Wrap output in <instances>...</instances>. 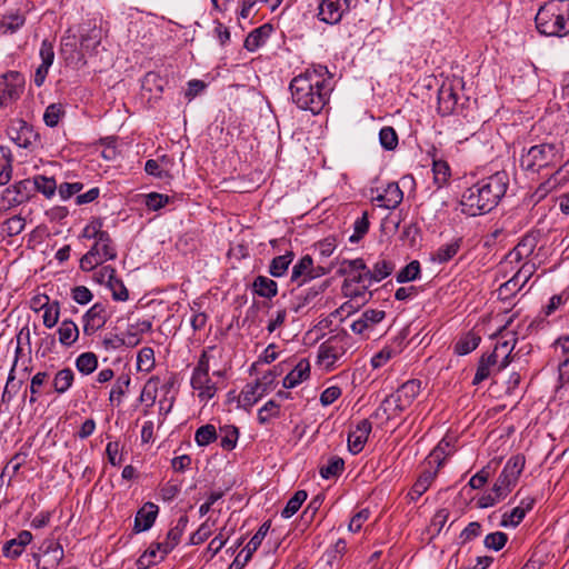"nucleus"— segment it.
Returning <instances> with one entry per match:
<instances>
[{"mask_svg": "<svg viewBox=\"0 0 569 569\" xmlns=\"http://www.w3.org/2000/svg\"><path fill=\"white\" fill-rule=\"evenodd\" d=\"M333 90L332 74L326 66H312L295 76L289 84L292 102L303 111L319 114Z\"/></svg>", "mask_w": 569, "mask_h": 569, "instance_id": "nucleus-1", "label": "nucleus"}, {"mask_svg": "<svg viewBox=\"0 0 569 569\" xmlns=\"http://www.w3.org/2000/svg\"><path fill=\"white\" fill-rule=\"evenodd\" d=\"M508 182L505 171L481 179L462 193L461 211L470 217L490 212L505 196Z\"/></svg>", "mask_w": 569, "mask_h": 569, "instance_id": "nucleus-2", "label": "nucleus"}, {"mask_svg": "<svg viewBox=\"0 0 569 569\" xmlns=\"http://www.w3.org/2000/svg\"><path fill=\"white\" fill-rule=\"evenodd\" d=\"M537 30L548 37L569 34V0H549L536 14Z\"/></svg>", "mask_w": 569, "mask_h": 569, "instance_id": "nucleus-3", "label": "nucleus"}, {"mask_svg": "<svg viewBox=\"0 0 569 569\" xmlns=\"http://www.w3.org/2000/svg\"><path fill=\"white\" fill-rule=\"evenodd\" d=\"M560 148L555 143H540L530 147L521 154L520 166L523 170L539 172L549 167H557L561 162Z\"/></svg>", "mask_w": 569, "mask_h": 569, "instance_id": "nucleus-4", "label": "nucleus"}, {"mask_svg": "<svg viewBox=\"0 0 569 569\" xmlns=\"http://www.w3.org/2000/svg\"><path fill=\"white\" fill-rule=\"evenodd\" d=\"M213 351H216V347H208L202 351L190 379L192 389L197 391V397L204 403L211 400L218 391L217 385L209 376L210 360L213 357Z\"/></svg>", "mask_w": 569, "mask_h": 569, "instance_id": "nucleus-5", "label": "nucleus"}, {"mask_svg": "<svg viewBox=\"0 0 569 569\" xmlns=\"http://www.w3.org/2000/svg\"><path fill=\"white\" fill-rule=\"evenodd\" d=\"M117 258V249L109 233H100L90 250L80 259L83 271H92L106 261Z\"/></svg>", "mask_w": 569, "mask_h": 569, "instance_id": "nucleus-6", "label": "nucleus"}, {"mask_svg": "<svg viewBox=\"0 0 569 569\" xmlns=\"http://www.w3.org/2000/svg\"><path fill=\"white\" fill-rule=\"evenodd\" d=\"M331 271V267L315 266L311 256L301 257L292 267L291 281L299 287L307 282L326 276Z\"/></svg>", "mask_w": 569, "mask_h": 569, "instance_id": "nucleus-7", "label": "nucleus"}, {"mask_svg": "<svg viewBox=\"0 0 569 569\" xmlns=\"http://www.w3.org/2000/svg\"><path fill=\"white\" fill-rule=\"evenodd\" d=\"M23 87L24 79L17 71H9L0 76V108L17 100L22 93Z\"/></svg>", "mask_w": 569, "mask_h": 569, "instance_id": "nucleus-8", "label": "nucleus"}, {"mask_svg": "<svg viewBox=\"0 0 569 569\" xmlns=\"http://www.w3.org/2000/svg\"><path fill=\"white\" fill-rule=\"evenodd\" d=\"M351 0H319L318 18L328 24H337L350 10Z\"/></svg>", "mask_w": 569, "mask_h": 569, "instance_id": "nucleus-9", "label": "nucleus"}, {"mask_svg": "<svg viewBox=\"0 0 569 569\" xmlns=\"http://www.w3.org/2000/svg\"><path fill=\"white\" fill-rule=\"evenodd\" d=\"M372 284L370 281L369 270L366 272H357L348 276V278L343 282V291L346 296L351 297L352 299H360L362 303L368 301L367 295L369 298L372 293L369 291V287Z\"/></svg>", "mask_w": 569, "mask_h": 569, "instance_id": "nucleus-10", "label": "nucleus"}, {"mask_svg": "<svg viewBox=\"0 0 569 569\" xmlns=\"http://www.w3.org/2000/svg\"><path fill=\"white\" fill-rule=\"evenodd\" d=\"M271 373L264 375L260 380H257L254 383H248L241 391L239 396V403L249 409L253 405H256L264 395H267L270 390V385L272 383Z\"/></svg>", "mask_w": 569, "mask_h": 569, "instance_id": "nucleus-11", "label": "nucleus"}, {"mask_svg": "<svg viewBox=\"0 0 569 569\" xmlns=\"http://www.w3.org/2000/svg\"><path fill=\"white\" fill-rule=\"evenodd\" d=\"M516 343L517 337L515 332L500 333L493 350L489 352L499 362L498 371L506 369L510 365Z\"/></svg>", "mask_w": 569, "mask_h": 569, "instance_id": "nucleus-12", "label": "nucleus"}, {"mask_svg": "<svg viewBox=\"0 0 569 569\" xmlns=\"http://www.w3.org/2000/svg\"><path fill=\"white\" fill-rule=\"evenodd\" d=\"M345 353L346 348L343 340L338 337H332L320 345L318 360L320 365L330 369Z\"/></svg>", "mask_w": 569, "mask_h": 569, "instance_id": "nucleus-13", "label": "nucleus"}, {"mask_svg": "<svg viewBox=\"0 0 569 569\" xmlns=\"http://www.w3.org/2000/svg\"><path fill=\"white\" fill-rule=\"evenodd\" d=\"M523 465H506L499 478L493 485L492 491L497 498L503 499L516 485L519 475L522 472Z\"/></svg>", "mask_w": 569, "mask_h": 569, "instance_id": "nucleus-14", "label": "nucleus"}, {"mask_svg": "<svg viewBox=\"0 0 569 569\" xmlns=\"http://www.w3.org/2000/svg\"><path fill=\"white\" fill-rule=\"evenodd\" d=\"M407 408L400 399L393 393L387 396L380 403V406L373 412V417L381 422H387L391 419L400 417Z\"/></svg>", "mask_w": 569, "mask_h": 569, "instance_id": "nucleus-15", "label": "nucleus"}, {"mask_svg": "<svg viewBox=\"0 0 569 569\" xmlns=\"http://www.w3.org/2000/svg\"><path fill=\"white\" fill-rule=\"evenodd\" d=\"M108 320V313L106 305L101 302L94 303L83 315V332L86 335H92L97 330L101 329Z\"/></svg>", "mask_w": 569, "mask_h": 569, "instance_id": "nucleus-16", "label": "nucleus"}, {"mask_svg": "<svg viewBox=\"0 0 569 569\" xmlns=\"http://www.w3.org/2000/svg\"><path fill=\"white\" fill-rule=\"evenodd\" d=\"M370 432H371L370 421L367 419L360 420L356 425L355 429L350 430V432L348 435L349 451L355 455L359 453L363 449Z\"/></svg>", "mask_w": 569, "mask_h": 569, "instance_id": "nucleus-17", "label": "nucleus"}, {"mask_svg": "<svg viewBox=\"0 0 569 569\" xmlns=\"http://www.w3.org/2000/svg\"><path fill=\"white\" fill-rule=\"evenodd\" d=\"M9 134L11 140L20 148L28 149L37 140V133L32 127L26 121H19L17 124L10 127Z\"/></svg>", "mask_w": 569, "mask_h": 569, "instance_id": "nucleus-18", "label": "nucleus"}, {"mask_svg": "<svg viewBox=\"0 0 569 569\" xmlns=\"http://www.w3.org/2000/svg\"><path fill=\"white\" fill-rule=\"evenodd\" d=\"M270 528V521L263 522L258 531L253 535V537L250 539L243 551H246L243 561L240 560V555L236 557L233 562L231 563L229 569H241L247 561L251 558L252 553L260 547L263 538L268 533V530Z\"/></svg>", "mask_w": 569, "mask_h": 569, "instance_id": "nucleus-19", "label": "nucleus"}, {"mask_svg": "<svg viewBox=\"0 0 569 569\" xmlns=\"http://www.w3.org/2000/svg\"><path fill=\"white\" fill-rule=\"evenodd\" d=\"M403 199V192L397 182H390L383 191L373 198L377 204L385 209L397 208Z\"/></svg>", "mask_w": 569, "mask_h": 569, "instance_id": "nucleus-20", "label": "nucleus"}, {"mask_svg": "<svg viewBox=\"0 0 569 569\" xmlns=\"http://www.w3.org/2000/svg\"><path fill=\"white\" fill-rule=\"evenodd\" d=\"M159 508L153 502H146L137 512L133 531L139 533L149 530L158 516Z\"/></svg>", "mask_w": 569, "mask_h": 569, "instance_id": "nucleus-21", "label": "nucleus"}, {"mask_svg": "<svg viewBox=\"0 0 569 569\" xmlns=\"http://www.w3.org/2000/svg\"><path fill=\"white\" fill-rule=\"evenodd\" d=\"M386 313L383 310L368 309L355 321L350 328L356 335H363L367 330L372 329L375 325L379 323Z\"/></svg>", "mask_w": 569, "mask_h": 569, "instance_id": "nucleus-22", "label": "nucleus"}, {"mask_svg": "<svg viewBox=\"0 0 569 569\" xmlns=\"http://www.w3.org/2000/svg\"><path fill=\"white\" fill-rule=\"evenodd\" d=\"M457 451V438L446 435L429 455L428 462H445Z\"/></svg>", "mask_w": 569, "mask_h": 569, "instance_id": "nucleus-23", "label": "nucleus"}, {"mask_svg": "<svg viewBox=\"0 0 569 569\" xmlns=\"http://www.w3.org/2000/svg\"><path fill=\"white\" fill-rule=\"evenodd\" d=\"M32 540L30 531L23 530L16 538L7 541L2 547L3 556L10 559L20 557L26 548Z\"/></svg>", "mask_w": 569, "mask_h": 569, "instance_id": "nucleus-24", "label": "nucleus"}, {"mask_svg": "<svg viewBox=\"0 0 569 569\" xmlns=\"http://www.w3.org/2000/svg\"><path fill=\"white\" fill-rule=\"evenodd\" d=\"M438 475V468L435 470L427 469L425 470L416 480L411 490L407 493V499L409 502L418 500L431 486L432 481L436 479Z\"/></svg>", "mask_w": 569, "mask_h": 569, "instance_id": "nucleus-25", "label": "nucleus"}, {"mask_svg": "<svg viewBox=\"0 0 569 569\" xmlns=\"http://www.w3.org/2000/svg\"><path fill=\"white\" fill-rule=\"evenodd\" d=\"M310 375V365L307 359H301L295 368L283 378L282 385L286 389H292L302 381L307 380Z\"/></svg>", "mask_w": 569, "mask_h": 569, "instance_id": "nucleus-26", "label": "nucleus"}, {"mask_svg": "<svg viewBox=\"0 0 569 569\" xmlns=\"http://www.w3.org/2000/svg\"><path fill=\"white\" fill-rule=\"evenodd\" d=\"M499 362L490 353H483L477 366L472 385L477 386L488 379L495 371H498Z\"/></svg>", "mask_w": 569, "mask_h": 569, "instance_id": "nucleus-27", "label": "nucleus"}, {"mask_svg": "<svg viewBox=\"0 0 569 569\" xmlns=\"http://www.w3.org/2000/svg\"><path fill=\"white\" fill-rule=\"evenodd\" d=\"M462 239L453 238L447 243L441 244L431 253V261L437 263H446L450 261L461 249Z\"/></svg>", "mask_w": 569, "mask_h": 569, "instance_id": "nucleus-28", "label": "nucleus"}, {"mask_svg": "<svg viewBox=\"0 0 569 569\" xmlns=\"http://www.w3.org/2000/svg\"><path fill=\"white\" fill-rule=\"evenodd\" d=\"M421 391V382L417 379H411L402 383L395 395L400 399L402 405L408 409Z\"/></svg>", "mask_w": 569, "mask_h": 569, "instance_id": "nucleus-29", "label": "nucleus"}, {"mask_svg": "<svg viewBox=\"0 0 569 569\" xmlns=\"http://www.w3.org/2000/svg\"><path fill=\"white\" fill-rule=\"evenodd\" d=\"M32 181L29 179L21 180L13 184L11 188L4 190L6 197L14 204H20L30 198Z\"/></svg>", "mask_w": 569, "mask_h": 569, "instance_id": "nucleus-30", "label": "nucleus"}, {"mask_svg": "<svg viewBox=\"0 0 569 569\" xmlns=\"http://www.w3.org/2000/svg\"><path fill=\"white\" fill-rule=\"evenodd\" d=\"M458 94L451 86L443 84L438 92L439 110L442 114L453 112L458 103Z\"/></svg>", "mask_w": 569, "mask_h": 569, "instance_id": "nucleus-31", "label": "nucleus"}, {"mask_svg": "<svg viewBox=\"0 0 569 569\" xmlns=\"http://www.w3.org/2000/svg\"><path fill=\"white\" fill-rule=\"evenodd\" d=\"M271 31L272 27L270 24H263L259 28H256L247 36L244 40V48L251 52L256 51L258 48L264 44Z\"/></svg>", "mask_w": 569, "mask_h": 569, "instance_id": "nucleus-32", "label": "nucleus"}, {"mask_svg": "<svg viewBox=\"0 0 569 569\" xmlns=\"http://www.w3.org/2000/svg\"><path fill=\"white\" fill-rule=\"evenodd\" d=\"M217 431L220 447L227 451L233 450L239 439V429L233 425H223Z\"/></svg>", "mask_w": 569, "mask_h": 569, "instance_id": "nucleus-33", "label": "nucleus"}, {"mask_svg": "<svg viewBox=\"0 0 569 569\" xmlns=\"http://www.w3.org/2000/svg\"><path fill=\"white\" fill-rule=\"evenodd\" d=\"M252 289L256 295L262 298L271 299L278 293V284L274 280L264 277L258 276L253 283Z\"/></svg>", "mask_w": 569, "mask_h": 569, "instance_id": "nucleus-34", "label": "nucleus"}, {"mask_svg": "<svg viewBox=\"0 0 569 569\" xmlns=\"http://www.w3.org/2000/svg\"><path fill=\"white\" fill-rule=\"evenodd\" d=\"M295 253L292 251H286L284 254L274 257L269 264V273L274 278L283 277L289 266L292 263Z\"/></svg>", "mask_w": 569, "mask_h": 569, "instance_id": "nucleus-35", "label": "nucleus"}, {"mask_svg": "<svg viewBox=\"0 0 569 569\" xmlns=\"http://www.w3.org/2000/svg\"><path fill=\"white\" fill-rule=\"evenodd\" d=\"M59 342L64 347L72 346L79 338L78 326L72 320H63L59 328Z\"/></svg>", "mask_w": 569, "mask_h": 569, "instance_id": "nucleus-36", "label": "nucleus"}, {"mask_svg": "<svg viewBox=\"0 0 569 569\" xmlns=\"http://www.w3.org/2000/svg\"><path fill=\"white\" fill-rule=\"evenodd\" d=\"M536 247V240L532 237H525L508 254L511 261L519 262L529 257Z\"/></svg>", "mask_w": 569, "mask_h": 569, "instance_id": "nucleus-37", "label": "nucleus"}, {"mask_svg": "<svg viewBox=\"0 0 569 569\" xmlns=\"http://www.w3.org/2000/svg\"><path fill=\"white\" fill-rule=\"evenodd\" d=\"M395 263L388 259H379L372 267L369 269V276L371 282H379L390 276L395 270Z\"/></svg>", "mask_w": 569, "mask_h": 569, "instance_id": "nucleus-38", "label": "nucleus"}, {"mask_svg": "<svg viewBox=\"0 0 569 569\" xmlns=\"http://www.w3.org/2000/svg\"><path fill=\"white\" fill-rule=\"evenodd\" d=\"M131 383V378L129 375L123 373L119 376L112 386L109 395V401L111 403L116 402L120 405L122 401V397L128 392Z\"/></svg>", "mask_w": 569, "mask_h": 569, "instance_id": "nucleus-39", "label": "nucleus"}, {"mask_svg": "<svg viewBox=\"0 0 569 569\" xmlns=\"http://www.w3.org/2000/svg\"><path fill=\"white\" fill-rule=\"evenodd\" d=\"M481 338L475 332L463 335L455 345V352L459 356H466L472 352L480 343Z\"/></svg>", "mask_w": 569, "mask_h": 569, "instance_id": "nucleus-40", "label": "nucleus"}, {"mask_svg": "<svg viewBox=\"0 0 569 569\" xmlns=\"http://www.w3.org/2000/svg\"><path fill=\"white\" fill-rule=\"evenodd\" d=\"M74 380V373L70 368H64L59 370L52 381V386L56 392L64 393L67 392Z\"/></svg>", "mask_w": 569, "mask_h": 569, "instance_id": "nucleus-41", "label": "nucleus"}, {"mask_svg": "<svg viewBox=\"0 0 569 569\" xmlns=\"http://www.w3.org/2000/svg\"><path fill=\"white\" fill-rule=\"evenodd\" d=\"M32 184L38 192L42 193L48 199H51L58 189L54 178L42 174L36 176L32 180Z\"/></svg>", "mask_w": 569, "mask_h": 569, "instance_id": "nucleus-42", "label": "nucleus"}, {"mask_svg": "<svg viewBox=\"0 0 569 569\" xmlns=\"http://www.w3.org/2000/svg\"><path fill=\"white\" fill-rule=\"evenodd\" d=\"M216 440H218V431L211 423L199 427L194 432V441L199 447L208 446Z\"/></svg>", "mask_w": 569, "mask_h": 569, "instance_id": "nucleus-43", "label": "nucleus"}, {"mask_svg": "<svg viewBox=\"0 0 569 569\" xmlns=\"http://www.w3.org/2000/svg\"><path fill=\"white\" fill-rule=\"evenodd\" d=\"M401 352L400 343L396 347L386 346L379 352L372 356L371 366L375 369L383 367L389 360Z\"/></svg>", "mask_w": 569, "mask_h": 569, "instance_id": "nucleus-44", "label": "nucleus"}, {"mask_svg": "<svg viewBox=\"0 0 569 569\" xmlns=\"http://www.w3.org/2000/svg\"><path fill=\"white\" fill-rule=\"evenodd\" d=\"M432 172L433 181L438 186V188L443 187L451 176L449 164L447 163V161L441 159L433 160Z\"/></svg>", "mask_w": 569, "mask_h": 569, "instance_id": "nucleus-45", "label": "nucleus"}, {"mask_svg": "<svg viewBox=\"0 0 569 569\" xmlns=\"http://www.w3.org/2000/svg\"><path fill=\"white\" fill-rule=\"evenodd\" d=\"M98 367V358L93 352H83L76 359V368L82 375L92 373Z\"/></svg>", "mask_w": 569, "mask_h": 569, "instance_id": "nucleus-46", "label": "nucleus"}, {"mask_svg": "<svg viewBox=\"0 0 569 569\" xmlns=\"http://www.w3.org/2000/svg\"><path fill=\"white\" fill-rule=\"evenodd\" d=\"M308 493L306 490H298L287 502L286 507L281 511L283 518L292 517L307 500Z\"/></svg>", "mask_w": 569, "mask_h": 569, "instance_id": "nucleus-47", "label": "nucleus"}, {"mask_svg": "<svg viewBox=\"0 0 569 569\" xmlns=\"http://www.w3.org/2000/svg\"><path fill=\"white\" fill-rule=\"evenodd\" d=\"M101 41V31L97 28L88 30L87 33L81 34L80 47L86 52L93 51Z\"/></svg>", "mask_w": 569, "mask_h": 569, "instance_id": "nucleus-48", "label": "nucleus"}, {"mask_svg": "<svg viewBox=\"0 0 569 569\" xmlns=\"http://www.w3.org/2000/svg\"><path fill=\"white\" fill-rule=\"evenodd\" d=\"M533 500H530L526 507L518 506L511 510L509 515H503L502 525L503 526H517L525 518L526 512L531 509Z\"/></svg>", "mask_w": 569, "mask_h": 569, "instance_id": "nucleus-49", "label": "nucleus"}, {"mask_svg": "<svg viewBox=\"0 0 569 569\" xmlns=\"http://www.w3.org/2000/svg\"><path fill=\"white\" fill-rule=\"evenodd\" d=\"M279 415L280 406L274 400H269L258 410V421L264 425Z\"/></svg>", "mask_w": 569, "mask_h": 569, "instance_id": "nucleus-50", "label": "nucleus"}, {"mask_svg": "<svg viewBox=\"0 0 569 569\" xmlns=\"http://www.w3.org/2000/svg\"><path fill=\"white\" fill-rule=\"evenodd\" d=\"M366 270H369L366 262L361 258H357L353 260H342L339 269V273L342 276H351L352 273L357 272H366Z\"/></svg>", "mask_w": 569, "mask_h": 569, "instance_id": "nucleus-51", "label": "nucleus"}, {"mask_svg": "<svg viewBox=\"0 0 569 569\" xmlns=\"http://www.w3.org/2000/svg\"><path fill=\"white\" fill-rule=\"evenodd\" d=\"M420 274V263L417 260L411 261L402 268L397 274V282L405 283L418 279Z\"/></svg>", "mask_w": 569, "mask_h": 569, "instance_id": "nucleus-52", "label": "nucleus"}, {"mask_svg": "<svg viewBox=\"0 0 569 569\" xmlns=\"http://www.w3.org/2000/svg\"><path fill=\"white\" fill-rule=\"evenodd\" d=\"M379 141L383 149L393 150L398 146V134L392 127H383L379 132Z\"/></svg>", "mask_w": 569, "mask_h": 569, "instance_id": "nucleus-53", "label": "nucleus"}, {"mask_svg": "<svg viewBox=\"0 0 569 569\" xmlns=\"http://www.w3.org/2000/svg\"><path fill=\"white\" fill-rule=\"evenodd\" d=\"M26 227V220L21 216H13L7 219L2 224V230L9 237L20 234Z\"/></svg>", "mask_w": 569, "mask_h": 569, "instance_id": "nucleus-54", "label": "nucleus"}, {"mask_svg": "<svg viewBox=\"0 0 569 569\" xmlns=\"http://www.w3.org/2000/svg\"><path fill=\"white\" fill-rule=\"evenodd\" d=\"M102 227L103 222L101 219H93L83 228L81 238L93 239L94 241L99 240L100 233H108L107 231L102 230Z\"/></svg>", "mask_w": 569, "mask_h": 569, "instance_id": "nucleus-55", "label": "nucleus"}, {"mask_svg": "<svg viewBox=\"0 0 569 569\" xmlns=\"http://www.w3.org/2000/svg\"><path fill=\"white\" fill-rule=\"evenodd\" d=\"M60 307L58 301H53L46 309H43V325L47 328H53L59 320Z\"/></svg>", "mask_w": 569, "mask_h": 569, "instance_id": "nucleus-56", "label": "nucleus"}, {"mask_svg": "<svg viewBox=\"0 0 569 569\" xmlns=\"http://www.w3.org/2000/svg\"><path fill=\"white\" fill-rule=\"evenodd\" d=\"M508 541V536L505 532L497 531L486 536L485 546L496 551L501 550Z\"/></svg>", "mask_w": 569, "mask_h": 569, "instance_id": "nucleus-57", "label": "nucleus"}, {"mask_svg": "<svg viewBox=\"0 0 569 569\" xmlns=\"http://www.w3.org/2000/svg\"><path fill=\"white\" fill-rule=\"evenodd\" d=\"M154 363L153 350L149 347L142 348L138 353L137 366L139 370L149 371Z\"/></svg>", "mask_w": 569, "mask_h": 569, "instance_id": "nucleus-58", "label": "nucleus"}, {"mask_svg": "<svg viewBox=\"0 0 569 569\" xmlns=\"http://www.w3.org/2000/svg\"><path fill=\"white\" fill-rule=\"evenodd\" d=\"M168 202H169V197L161 194V193L151 192V193L144 196V204L147 206L148 209L153 210V211L160 210Z\"/></svg>", "mask_w": 569, "mask_h": 569, "instance_id": "nucleus-59", "label": "nucleus"}, {"mask_svg": "<svg viewBox=\"0 0 569 569\" xmlns=\"http://www.w3.org/2000/svg\"><path fill=\"white\" fill-rule=\"evenodd\" d=\"M112 291V297L117 301H126L129 298V292L123 284L122 280L114 277L107 286Z\"/></svg>", "mask_w": 569, "mask_h": 569, "instance_id": "nucleus-60", "label": "nucleus"}, {"mask_svg": "<svg viewBox=\"0 0 569 569\" xmlns=\"http://www.w3.org/2000/svg\"><path fill=\"white\" fill-rule=\"evenodd\" d=\"M83 189V183L81 182H63L58 187V192L60 198L66 201L70 199L72 196L79 193Z\"/></svg>", "mask_w": 569, "mask_h": 569, "instance_id": "nucleus-61", "label": "nucleus"}, {"mask_svg": "<svg viewBox=\"0 0 569 569\" xmlns=\"http://www.w3.org/2000/svg\"><path fill=\"white\" fill-rule=\"evenodd\" d=\"M62 114L61 107L59 104L52 103L47 107L43 120L47 126L49 127H56L60 120V117Z\"/></svg>", "mask_w": 569, "mask_h": 569, "instance_id": "nucleus-62", "label": "nucleus"}, {"mask_svg": "<svg viewBox=\"0 0 569 569\" xmlns=\"http://www.w3.org/2000/svg\"><path fill=\"white\" fill-rule=\"evenodd\" d=\"M369 229V221L367 214L365 213L361 218L357 219L355 222V232L350 236L349 241L351 243L358 242L360 238H362Z\"/></svg>", "mask_w": 569, "mask_h": 569, "instance_id": "nucleus-63", "label": "nucleus"}, {"mask_svg": "<svg viewBox=\"0 0 569 569\" xmlns=\"http://www.w3.org/2000/svg\"><path fill=\"white\" fill-rule=\"evenodd\" d=\"M39 54L41 58V64L50 68L54 60L53 44L48 40H43L40 47Z\"/></svg>", "mask_w": 569, "mask_h": 569, "instance_id": "nucleus-64", "label": "nucleus"}]
</instances>
